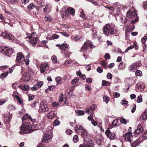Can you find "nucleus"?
Returning <instances> with one entry per match:
<instances>
[{"mask_svg":"<svg viewBox=\"0 0 147 147\" xmlns=\"http://www.w3.org/2000/svg\"><path fill=\"white\" fill-rule=\"evenodd\" d=\"M30 116L28 114L24 115L22 119V124H23L20 127V131L19 132L20 134H27L30 133L32 131L31 130L32 126L31 124L28 122V119L29 118Z\"/></svg>","mask_w":147,"mask_h":147,"instance_id":"obj_1","label":"nucleus"},{"mask_svg":"<svg viewBox=\"0 0 147 147\" xmlns=\"http://www.w3.org/2000/svg\"><path fill=\"white\" fill-rule=\"evenodd\" d=\"M60 13L63 18H70V15L73 16H74L75 10L72 7H68L67 8L66 6H64L61 10Z\"/></svg>","mask_w":147,"mask_h":147,"instance_id":"obj_2","label":"nucleus"},{"mask_svg":"<svg viewBox=\"0 0 147 147\" xmlns=\"http://www.w3.org/2000/svg\"><path fill=\"white\" fill-rule=\"evenodd\" d=\"M92 47V42L89 40L86 41L80 51L84 53H89L91 52Z\"/></svg>","mask_w":147,"mask_h":147,"instance_id":"obj_3","label":"nucleus"},{"mask_svg":"<svg viewBox=\"0 0 147 147\" xmlns=\"http://www.w3.org/2000/svg\"><path fill=\"white\" fill-rule=\"evenodd\" d=\"M102 30L103 32L106 35H108L109 34L112 35L115 33L114 30L110 24L105 25Z\"/></svg>","mask_w":147,"mask_h":147,"instance_id":"obj_4","label":"nucleus"},{"mask_svg":"<svg viewBox=\"0 0 147 147\" xmlns=\"http://www.w3.org/2000/svg\"><path fill=\"white\" fill-rule=\"evenodd\" d=\"M1 50L7 56L10 57L11 54L13 53V50L8 47H3L1 48Z\"/></svg>","mask_w":147,"mask_h":147,"instance_id":"obj_5","label":"nucleus"},{"mask_svg":"<svg viewBox=\"0 0 147 147\" xmlns=\"http://www.w3.org/2000/svg\"><path fill=\"white\" fill-rule=\"evenodd\" d=\"M141 65L140 62L133 63L129 67V70L131 72H134L137 68H138Z\"/></svg>","mask_w":147,"mask_h":147,"instance_id":"obj_6","label":"nucleus"},{"mask_svg":"<svg viewBox=\"0 0 147 147\" xmlns=\"http://www.w3.org/2000/svg\"><path fill=\"white\" fill-rule=\"evenodd\" d=\"M84 143L86 147H93L94 142L90 138H85Z\"/></svg>","mask_w":147,"mask_h":147,"instance_id":"obj_7","label":"nucleus"},{"mask_svg":"<svg viewBox=\"0 0 147 147\" xmlns=\"http://www.w3.org/2000/svg\"><path fill=\"white\" fill-rule=\"evenodd\" d=\"M127 17L129 18H138L137 13L135 11L132 12L131 11H129L126 14Z\"/></svg>","mask_w":147,"mask_h":147,"instance_id":"obj_8","label":"nucleus"},{"mask_svg":"<svg viewBox=\"0 0 147 147\" xmlns=\"http://www.w3.org/2000/svg\"><path fill=\"white\" fill-rule=\"evenodd\" d=\"M0 35L4 38L8 39L9 40H13L14 39V37L13 35L11 34H9L7 32H2L1 34L0 33Z\"/></svg>","mask_w":147,"mask_h":147,"instance_id":"obj_9","label":"nucleus"},{"mask_svg":"<svg viewBox=\"0 0 147 147\" xmlns=\"http://www.w3.org/2000/svg\"><path fill=\"white\" fill-rule=\"evenodd\" d=\"M52 137V136L50 135L49 134H44L43 135V141L46 142H49L51 141Z\"/></svg>","mask_w":147,"mask_h":147,"instance_id":"obj_10","label":"nucleus"},{"mask_svg":"<svg viewBox=\"0 0 147 147\" xmlns=\"http://www.w3.org/2000/svg\"><path fill=\"white\" fill-rule=\"evenodd\" d=\"M113 6V11L116 10L117 12L116 13L117 15H119L120 14V9L121 7V5L118 3H115Z\"/></svg>","mask_w":147,"mask_h":147,"instance_id":"obj_11","label":"nucleus"},{"mask_svg":"<svg viewBox=\"0 0 147 147\" xmlns=\"http://www.w3.org/2000/svg\"><path fill=\"white\" fill-rule=\"evenodd\" d=\"M40 105L41 110L42 112H45L48 111L49 109L47 107V105L46 102H41L40 103Z\"/></svg>","mask_w":147,"mask_h":147,"instance_id":"obj_12","label":"nucleus"},{"mask_svg":"<svg viewBox=\"0 0 147 147\" xmlns=\"http://www.w3.org/2000/svg\"><path fill=\"white\" fill-rule=\"evenodd\" d=\"M59 48L61 50L68 52L69 47V45L67 44L63 43L60 45Z\"/></svg>","mask_w":147,"mask_h":147,"instance_id":"obj_13","label":"nucleus"},{"mask_svg":"<svg viewBox=\"0 0 147 147\" xmlns=\"http://www.w3.org/2000/svg\"><path fill=\"white\" fill-rule=\"evenodd\" d=\"M123 136L125 137V139L126 141L130 142L132 140L133 136L131 133H128L125 134Z\"/></svg>","mask_w":147,"mask_h":147,"instance_id":"obj_14","label":"nucleus"},{"mask_svg":"<svg viewBox=\"0 0 147 147\" xmlns=\"http://www.w3.org/2000/svg\"><path fill=\"white\" fill-rule=\"evenodd\" d=\"M24 56L21 53H17L16 61L18 63H20L24 60Z\"/></svg>","mask_w":147,"mask_h":147,"instance_id":"obj_15","label":"nucleus"},{"mask_svg":"<svg viewBox=\"0 0 147 147\" xmlns=\"http://www.w3.org/2000/svg\"><path fill=\"white\" fill-rule=\"evenodd\" d=\"M12 115L11 114L8 113L5 115H4L3 116L4 117L5 121V122L8 123H9L10 120L11 119Z\"/></svg>","mask_w":147,"mask_h":147,"instance_id":"obj_16","label":"nucleus"},{"mask_svg":"<svg viewBox=\"0 0 147 147\" xmlns=\"http://www.w3.org/2000/svg\"><path fill=\"white\" fill-rule=\"evenodd\" d=\"M30 75L27 72L24 73L22 77V80L25 82H27L30 79Z\"/></svg>","mask_w":147,"mask_h":147,"instance_id":"obj_17","label":"nucleus"},{"mask_svg":"<svg viewBox=\"0 0 147 147\" xmlns=\"http://www.w3.org/2000/svg\"><path fill=\"white\" fill-rule=\"evenodd\" d=\"M51 7L50 5H47L43 9V11L45 13H49L51 11Z\"/></svg>","mask_w":147,"mask_h":147,"instance_id":"obj_18","label":"nucleus"},{"mask_svg":"<svg viewBox=\"0 0 147 147\" xmlns=\"http://www.w3.org/2000/svg\"><path fill=\"white\" fill-rule=\"evenodd\" d=\"M137 128V129L135 131V133L137 134L142 133L143 131V129L140 124H138Z\"/></svg>","mask_w":147,"mask_h":147,"instance_id":"obj_19","label":"nucleus"},{"mask_svg":"<svg viewBox=\"0 0 147 147\" xmlns=\"http://www.w3.org/2000/svg\"><path fill=\"white\" fill-rule=\"evenodd\" d=\"M142 141H140V139L139 138L137 139L136 140L134 141L133 143H131V147H136Z\"/></svg>","mask_w":147,"mask_h":147,"instance_id":"obj_20","label":"nucleus"},{"mask_svg":"<svg viewBox=\"0 0 147 147\" xmlns=\"http://www.w3.org/2000/svg\"><path fill=\"white\" fill-rule=\"evenodd\" d=\"M11 19L12 20H10L9 19H0V20H1V21H2V22L5 23H8L11 26H13V24L12 23H11V22H13V21H14V20L13 19Z\"/></svg>","mask_w":147,"mask_h":147,"instance_id":"obj_21","label":"nucleus"},{"mask_svg":"<svg viewBox=\"0 0 147 147\" xmlns=\"http://www.w3.org/2000/svg\"><path fill=\"white\" fill-rule=\"evenodd\" d=\"M56 116L55 111H51L49 112L47 114V116L49 119H52Z\"/></svg>","mask_w":147,"mask_h":147,"instance_id":"obj_22","label":"nucleus"},{"mask_svg":"<svg viewBox=\"0 0 147 147\" xmlns=\"http://www.w3.org/2000/svg\"><path fill=\"white\" fill-rule=\"evenodd\" d=\"M80 133H81V136L84 137V139L86 138H88L87 132L84 129L81 131Z\"/></svg>","mask_w":147,"mask_h":147,"instance_id":"obj_23","label":"nucleus"},{"mask_svg":"<svg viewBox=\"0 0 147 147\" xmlns=\"http://www.w3.org/2000/svg\"><path fill=\"white\" fill-rule=\"evenodd\" d=\"M142 118L143 120L145 121L147 119V110H146L141 115L140 119Z\"/></svg>","mask_w":147,"mask_h":147,"instance_id":"obj_24","label":"nucleus"},{"mask_svg":"<svg viewBox=\"0 0 147 147\" xmlns=\"http://www.w3.org/2000/svg\"><path fill=\"white\" fill-rule=\"evenodd\" d=\"M75 128L76 131L79 134L80 133L81 131L84 129L82 127L78 125H76Z\"/></svg>","mask_w":147,"mask_h":147,"instance_id":"obj_25","label":"nucleus"},{"mask_svg":"<svg viewBox=\"0 0 147 147\" xmlns=\"http://www.w3.org/2000/svg\"><path fill=\"white\" fill-rule=\"evenodd\" d=\"M19 88L22 90H23L25 91L28 90L29 88L28 86L26 84L24 85H20L19 86Z\"/></svg>","mask_w":147,"mask_h":147,"instance_id":"obj_26","label":"nucleus"},{"mask_svg":"<svg viewBox=\"0 0 147 147\" xmlns=\"http://www.w3.org/2000/svg\"><path fill=\"white\" fill-rule=\"evenodd\" d=\"M138 89L140 91H142L144 90L145 86L144 84L138 83L137 84Z\"/></svg>","mask_w":147,"mask_h":147,"instance_id":"obj_27","label":"nucleus"},{"mask_svg":"<svg viewBox=\"0 0 147 147\" xmlns=\"http://www.w3.org/2000/svg\"><path fill=\"white\" fill-rule=\"evenodd\" d=\"M30 43L32 45H35L36 44L37 38L36 37H34L32 38L29 39Z\"/></svg>","mask_w":147,"mask_h":147,"instance_id":"obj_28","label":"nucleus"},{"mask_svg":"<svg viewBox=\"0 0 147 147\" xmlns=\"http://www.w3.org/2000/svg\"><path fill=\"white\" fill-rule=\"evenodd\" d=\"M113 127V126H110L106 130L105 134L108 137H109L110 135L111 134L110 129H111Z\"/></svg>","mask_w":147,"mask_h":147,"instance_id":"obj_29","label":"nucleus"},{"mask_svg":"<svg viewBox=\"0 0 147 147\" xmlns=\"http://www.w3.org/2000/svg\"><path fill=\"white\" fill-rule=\"evenodd\" d=\"M73 62L72 60H67L64 63V65L67 66H71L73 64Z\"/></svg>","mask_w":147,"mask_h":147,"instance_id":"obj_30","label":"nucleus"},{"mask_svg":"<svg viewBox=\"0 0 147 147\" xmlns=\"http://www.w3.org/2000/svg\"><path fill=\"white\" fill-rule=\"evenodd\" d=\"M40 67L46 69H49V65L46 63H42L40 65Z\"/></svg>","mask_w":147,"mask_h":147,"instance_id":"obj_31","label":"nucleus"},{"mask_svg":"<svg viewBox=\"0 0 147 147\" xmlns=\"http://www.w3.org/2000/svg\"><path fill=\"white\" fill-rule=\"evenodd\" d=\"M126 66V64L125 63L121 62L120 63L118 66V68L120 69H123L125 68Z\"/></svg>","mask_w":147,"mask_h":147,"instance_id":"obj_32","label":"nucleus"},{"mask_svg":"<svg viewBox=\"0 0 147 147\" xmlns=\"http://www.w3.org/2000/svg\"><path fill=\"white\" fill-rule=\"evenodd\" d=\"M76 112L78 114V115H77L78 116L82 115H84L85 113V111H81L79 110H76Z\"/></svg>","mask_w":147,"mask_h":147,"instance_id":"obj_33","label":"nucleus"},{"mask_svg":"<svg viewBox=\"0 0 147 147\" xmlns=\"http://www.w3.org/2000/svg\"><path fill=\"white\" fill-rule=\"evenodd\" d=\"M35 6L33 3H31L28 6V8L29 10L35 8Z\"/></svg>","mask_w":147,"mask_h":147,"instance_id":"obj_34","label":"nucleus"},{"mask_svg":"<svg viewBox=\"0 0 147 147\" xmlns=\"http://www.w3.org/2000/svg\"><path fill=\"white\" fill-rule=\"evenodd\" d=\"M30 57V55L28 54L26 57V59H24V61L26 64L27 65L29 64V60L28 58Z\"/></svg>","mask_w":147,"mask_h":147,"instance_id":"obj_35","label":"nucleus"},{"mask_svg":"<svg viewBox=\"0 0 147 147\" xmlns=\"http://www.w3.org/2000/svg\"><path fill=\"white\" fill-rule=\"evenodd\" d=\"M63 94L62 93L61 94L59 95V102L60 103H62L63 101Z\"/></svg>","mask_w":147,"mask_h":147,"instance_id":"obj_36","label":"nucleus"},{"mask_svg":"<svg viewBox=\"0 0 147 147\" xmlns=\"http://www.w3.org/2000/svg\"><path fill=\"white\" fill-rule=\"evenodd\" d=\"M79 140L78 136L75 135L74 136L73 138V141L75 143L77 142Z\"/></svg>","mask_w":147,"mask_h":147,"instance_id":"obj_37","label":"nucleus"},{"mask_svg":"<svg viewBox=\"0 0 147 147\" xmlns=\"http://www.w3.org/2000/svg\"><path fill=\"white\" fill-rule=\"evenodd\" d=\"M67 52H65V51L62 52H61V53L64 54V57H69L71 53L70 52L67 53Z\"/></svg>","mask_w":147,"mask_h":147,"instance_id":"obj_38","label":"nucleus"},{"mask_svg":"<svg viewBox=\"0 0 147 147\" xmlns=\"http://www.w3.org/2000/svg\"><path fill=\"white\" fill-rule=\"evenodd\" d=\"M109 84V82L108 81L105 80H103L102 81V85L103 86H108Z\"/></svg>","mask_w":147,"mask_h":147,"instance_id":"obj_39","label":"nucleus"},{"mask_svg":"<svg viewBox=\"0 0 147 147\" xmlns=\"http://www.w3.org/2000/svg\"><path fill=\"white\" fill-rule=\"evenodd\" d=\"M79 11L81 13L80 17L82 18H85V15L84 14V12L82 9H80Z\"/></svg>","mask_w":147,"mask_h":147,"instance_id":"obj_40","label":"nucleus"},{"mask_svg":"<svg viewBox=\"0 0 147 147\" xmlns=\"http://www.w3.org/2000/svg\"><path fill=\"white\" fill-rule=\"evenodd\" d=\"M56 80L57 82V85L60 84L61 83V78L59 77H57L56 78Z\"/></svg>","mask_w":147,"mask_h":147,"instance_id":"obj_41","label":"nucleus"},{"mask_svg":"<svg viewBox=\"0 0 147 147\" xmlns=\"http://www.w3.org/2000/svg\"><path fill=\"white\" fill-rule=\"evenodd\" d=\"M105 7L110 10V12L111 13H113V6H106Z\"/></svg>","mask_w":147,"mask_h":147,"instance_id":"obj_42","label":"nucleus"},{"mask_svg":"<svg viewBox=\"0 0 147 147\" xmlns=\"http://www.w3.org/2000/svg\"><path fill=\"white\" fill-rule=\"evenodd\" d=\"M103 99L105 102L107 103L109 100V98L106 96H104L103 97Z\"/></svg>","mask_w":147,"mask_h":147,"instance_id":"obj_43","label":"nucleus"},{"mask_svg":"<svg viewBox=\"0 0 147 147\" xmlns=\"http://www.w3.org/2000/svg\"><path fill=\"white\" fill-rule=\"evenodd\" d=\"M90 111H93L96 108V106L95 105H93L90 106V108H88Z\"/></svg>","mask_w":147,"mask_h":147,"instance_id":"obj_44","label":"nucleus"},{"mask_svg":"<svg viewBox=\"0 0 147 147\" xmlns=\"http://www.w3.org/2000/svg\"><path fill=\"white\" fill-rule=\"evenodd\" d=\"M135 74L136 76H142V74L141 71L140 70H137L135 73Z\"/></svg>","mask_w":147,"mask_h":147,"instance_id":"obj_45","label":"nucleus"},{"mask_svg":"<svg viewBox=\"0 0 147 147\" xmlns=\"http://www.w3.org/2000/svg\"><path fill=\"white\" fill-rule=\"evenodd\" d=\"M55 86L54 85L49 86L47 89V90H49L50 91H53L55 90Z\"/></svg>","mask_w":147,"mask_h":147,"instance_id":"obj_46","label":"nucleus"},{"mask_svg":"<svg viewBox=\"0 0 147 147\" xmlns=\"http://www.w3.org/2000/svg\"><path fill=\"white\" fill-rule=\"evenodd\" d=\"M60 124V122L58 120H55L53 123L54 126H56L59 125Z\"/></svg>","mask_w":147,"mask_h":147,"instance_id":"obj_47","label":"nucleus"},{"mask_svg":"<svg viewBox=\"0 0 147 147\" xmlns=\"http://www.w3.org/2000/svg\"><path fill=\"white\" fill-rule=\"evenodd\" d=\"M8 71H7L5 73H3L1 74L2 77L4 78L6 77L8 75Z\"/></svg>","mask_w":147,"mask_h":147,"instance_id":"obj_48","label":"nucleus"},{"mask_svg":"<svg viewBox=\"0 0 147 147\" xmlns=\"http://www.w3.org/2000/svg\"><path fill=\"white\" fill-rule=\"evenodd\" d=\"M52 59L53 62L56 63L57 61V57L55 55L52 56L51 57Z\"/></svg>","mask_w":147,"mask_h":147,"instance_id":"obj_49","label":"nucleus"},{"mask_svg":"<svg viewBox=\"0 0 147 147\" xmlns=\"http://www.w3.org/2000/svg\"><path fill=\"white\" fill-rule=\"evenodd\" d=\"M79 79L78 78H76L75 79H73L71 81V83L72 84H74L76 83L79 81Z\"/></svg>","mask_w":147,"mask_h":147,"instance_id":"obj_50","label":"nucleus"},{"mask_svg":"<svg viewBox=\"0 0 147 147\" xmlns=\"http://www.w3.org/2000/svg\"><path fill=\"white\" fill-rule=\"evenodd\" d=\"M101 64L104 67H105L107 66L106 61L105 60H103L100 62Z\"/></svg>","mask_w":147,"mask_h":147,"instance_id":"obj_51","label":"nucleus"},{"mask_svg":"<svg viewBox=\"0 0 147 147\" xmlns=\"http://www.w3.org/2000/svg\"><path fill=\"white\" fill-rule=\"evenodd\" d=\"M147 40V37L144 36L143 38H142L141 41L142 43H144Z\"/></svg>","mask_w":147,"mask_h":147,"instance_id":"obj_52","label":"nucleus"},{"mask_svg":"<svg viewBox=\"0 0 147 147\" xmlns=\"http://www.w3.org/2000/svg\"><path fill=\"white\" fill-rule=\"evenodd\" d=\"M36 34V32H32L30 34V36H27L26 38H29V39H30V38H34V37H33V36H34V34Z\"/></svg>","mask_w":147,"mask_h":147,"instance_id":"obj_53","label":"nucleus"},{"mask_svg":"<svg viewBox=\"0 0 147 147\" xmlns=\"http://www.w3.org/2000/svg\"><path fill=\"white\" fill-rule=\"evenodd\" d=\"M110 134L109 136H110V139L111 140H113L115 138V133H112L111 134V136H110Z\"/></svg>","mask_w":147,"mask_h":147,"instance_id":"obj_54","label":"nucleus"},{"mask_svg":"<svg viewBox=\"0 0 147 147\" xmlns=\"http://www.w3.org/2000/svg\"><path fill=\"white\" fill-rule=\"evenodd\" d=\"M38 88V85L37 84L34 85L33 87L31 88V90L33 91L36 90V89Z\"/></svg>","mask_w":147,"mask_h":147,"instance_id":"obj_55","label":"nucleus"},{"mask_svg":"<svg viewBox=\"0 0 147 147\" xmlns=\"http://www.w3.org/2000/svg\"><path fill=\"white\" fill-rule=\"evenodd\" d=\"M97 71L99 73H102L103 71L102 67H98L97 69Z\"/></svg>","mask_w":147,"mask_h":147,"instance_id":"obj_56","label":"nucleus"},{"mask_svg":"<svg viewBox=\"0 0 147 147\" xmlns=\"http://www.w3.org/2000/svg\"><path fill=\"white\" fill-rule=\"evenodd\" d=\"M142 101V99L141 96H139L137 98V102L138 103L141 102Z\"/></svg>","mask_w":147,"mask_h":147,"instance_id":"obj_57","label":"nucleus"},{"mask_svg":"<svg viewBox=\"0 0 147 147\" xmlns=\"http://www.w3.org/2000/svg\"><path fill=\"white\" fill-rule=\"evenodd\" d=\"M120 94L117 92H115L113 94L114 97L116 98H117L120 96Z\"/></svg>","mask_w":147,"mask_h":147,"instance_id":"obj_58","label":"nucleus"},{"mask_svg":"<svg viewBox=\"0 0 147 147\" xmlns=\"http://www.w3.org/2000/svg\"><path fill=\"white\" fill-rule=\"evenodd\" d=\"M120 122L121 123L124 124H126L127 123L126 120L123 118H121L120 119Z\"/></svg>","mask_w":147,"mask_h":147,"instance_id":"obj_59","label":"nucleus"},{"mask_svg":"<svg viewBox=\"0 0 147 147\" xmlns=\"http://www.w3.org/2000/svg\"><path fill=\"white\" fill-rule=\"evenodd\" d=\"M7 2L10 3L14 4L17 1L16 0H8Z\"/></svg>","mask_w":147,"mask_h":147,"instance_id":"obj_60","label":"nucleus"},{"mask_svg":"<svg viewBox=\"0 0 147 147\" xmlns=\"http://www.w3.org/2000/svg\"><path fill=\"white\" fill-rule=\"evenodd\" d=\"M36 84L38 85V88H40L43 85V83L42 82H38Z\"/></svg>","mask_w":147,"mask_h":147,"instance_id":"obj_61","label":"nucleus"},{"mask_svg":"<svg viewBox=\"0 0 147 147\" xmlns=\"http://www.w3.org/2000/svg\"><path fill=\"white\" fill-rule=\"evenodd\" d=\"M105 57L107 59H109L110 58V56L108 53H106L105 55Z\"/></svg>","mask_w":147,"mask_h":147,"instance_id":"obj_62","label":"nucleus"},{"mask_svg":"<svg viewBox=\"0 0 147 147\" xmlns=\"http://www.w3.org/2000/svg\"><path fill=\"white\" fill-rule=\"evenodd\" d=\"M91 121L92 123L94 126H95L97 125V123L94 120L92 119Z\"/></svg>","mask_w":147,"mask_h":147,"instance_id":"obj_63","label":"nucleus"},{"mask_svg":"<svg viewBox=\"0 0 147 147\" xmlns=\"http://www.w3.org/2000/svg\"><path fill=\"white\" fill-rule=\"evenodd\" d=\"M128 103V102L126 100H122L121 102V104L124 105H126Z\"/></svg>","mask_w":147,"mask_h":147,"instance_id":"obj_64","label":"nucleus"}]
</instances>
